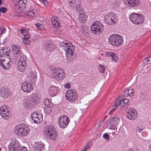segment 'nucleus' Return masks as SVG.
<instances>
[{
  "instance_id": "obj_55",
  "label": "nucleus",
  "mask_w": 151,
  "mask_h": 151,
  "mask_svg": "<svg viewBox=\"0 0 151 151\" xmlns=\"http://www.w3.org/2000/svg\"><path fill=\"white\" fill-rule=\"evenodd\" d=\"M110 129H111L116 130V132H117V128H116L115 127H114L113 125H111L110 126Z\"/></svg>"
},
{
  "instance_id": "obj_6",
  "label": "nucleus",
  "mask_w": 151,
  "mask_h": 151,
  "mask_svg": "<svg viewBox=\"0 0 151 151\" xmlns=\"http://www.w3.org/2000/svg\"><path fill=\"white\" fill-rule=\"evenodd\" d=\"M52 74L54 78L58 81L63 79L65 76L64 71L61 68H55L52 69Z\"/></svg>"
},
{
  "instance_id": "obj_58",
  "label": "nucleus",
  "mask_w": 151,
  "mask_h": 151,
  "mask_svg": "<svg viewBox=\"0 0 151 151\" xmlns=\"http://www.w3.org/2000/svg\"><path fill=\"white\" fill-rule=\"evenodd\" d=\"M19 31H20V33L21 34H22V35H23L24 32L25 31V30L24 29H20L19 30Z\"/></svg>"
},
{
  "instance_id": "obj_44",
  "label": "nucleus",
  "mask_w": 151,
  "mask_h": 151,
  "mask_svg": "<svg viewBox=\"0 0 151 151\" xmlns=\"http://www.w3.org/2000/svg\"><path fill=\"white\" fill-rule=\"evenodd\" d=\"M7 11V9L6 7H2L0 8V12L3 13H5Z\"/></svg>"
},
{
  "instance_id": "obj_19",
  "label": "nucleus",
  "mask_w": 151,
  "mask_h": 151,
  "mask_svg": "<svg viewBox=\"0 0 151 151\" xmlns=\"http://www.w3.org/2000/svg\"><path fill=\"white\" fill-rule=\"evenodd\" d=\"M21 88L24 92H30L33 89L30 83L26 82L22 83Z\"/></svg>"
},
{
  "instance_id": "obj_42",
  "label": "nucleus",
  "mask_w": 151,
  "mask_h": 151,
  "mask_svg": "<svg viewBox=\"0 0 151 151\" xmlns=\"http://www.w3.org/2000/svg\"><path fill=\"white\" fill-rule=\"evenodd\" d=\"M6 109H8L7 106L6 105L2 106L0 108V112L5 111Z\"/></svg>"
},
{
  "instance_id": "obj_51",
  "label": "nucleus",
  "mask_w": 151,
  "mask_h": 151,
  "mask_svg": "<svg viewBox=\"0 0 151 151\" xmlns=\"http://www.w3.org/2000/svg\"><path fill=\"white\" fill-rule=\"evenodd\" d=\"M143 129L142 127L139 128L138 127H137L136 128V132H140L143 130Z\"/></svg>"
},
{
  "instance_id": "obj_12",
  "label": "nucleus",
  "mask_w": 151,
  "mask_h": 151,
  "mask_svg": "<svg viewBox=\"0 0 151 151\" xmlns=\"http://www.w3.org/2000/svg\"><path fill=\"white\" fill-rule=\"evenodd\" d=\"M11 53L9 47H4L0 49V60H3V58H9V54Z\"/></svg>"
},
{
  "instance_id": "obj_47",
  "label": "nucleus",
  "mask_w": 151,
  "mask_h": 151,
  "mask_svg": "<svg viewBox=\"0 0 151 151\" xmlns=\"http://www.w3.org/2000/svg\"><path fill=\"white\" fill-rule=\"evenodd\" d=\"M23 42L26 45H29L30 44L29 40V39H23Z\"/></svg>"
},
{
  "instance_id": "obj_13",
  "label": "nucleus",
  "mask_w": 151,
  "mask_h": 151,
  "mask_svg": "<svg viewBox=\"0 0 151 151\" xmlns=\"http://www.w3.org/2000/svg\"><path fill=\"white\" fill-rule=\"evenodd\" d=\"M26 5L23 1L19 0L14 5V9L16 12L19 13L24 9Z\"/></svg>"
},
{
  "instance_id": "obj_2",
  "label": "nucleus",
  "mask_w": 151,
  "mask_h": 151,
  "mask_svg": "<svg viewBox=\"0 0 151 151\" xmlns=\"http://www.w3.org/2000/svg\"><path fill=\"white\" fill-rule=\"evenodd\" d=\"M29 127L24 124H21L17 125L14 129L15 134L20 136H24L28 134L29 132Z\"/></svg>"
},
{
  "instance_id": "obj_37",
  "label": "nucleus",
  "mask_w": 151,
  "mask_h": 151,
  "mask_svg": "<svg viewBox=\"0 0 151 151\" xmlns=\"http://www.w3.org/2000/svg\"><path fill=\"white\" fill-rule=\"evenodd\" d=\"M129 90L127 89L125 91L123 94L120 96V97H121L122 96L123 98V97H126L129 96Z\"/></svg>"
},
{
  "instance_id": "obj_14",
  "label": "nucleus",
  "mask_w": 151,
  "mask_h": 151,
  "mask_svg": "<svg viewBox=\"0 0 151 151\" xmlns=\"http://www.w3.org/2000/svg\"><path fill=\"white\" fill-rule=\"evenodd\" d=\"M105 22L109 25H113L115 24V20H117V17L112 14L109 13L105 17Z\"/></svg>"
},
{
  "instance_id": "obj_15",
  "label": "nucleus",
  "mask_w": 151,
  "mask_h": 151,
  "mask_svg": "<svg viewBox=\"0 0 151 151\" xmlns=\"http://www.w3.org/2000/svg\"><path fill=\"white\" fill-rule=\"evenodd\" d=\"M3 59V60H0V65L5 69H7L9 68L11 65L10 57L4 58Z\"/></svg>"
},
{
  "instance_id": "obj_3",
  "label": "nucleus",
  "mask_w": 151,
  "mask_h": 151,
  "mask_svg": "<svg viewBox=\"0 0 151 151\" xmlns=\"http://www.w3.org/2000/svg\"><path fill=\"white\" fill-rule=\"evenodd\" d=\"M43 134L47 136L48 139L52 140H55L57 136L56 129L52 127L46 128L43 132Z\"/></svg>"
},
{
  "instance_id": "obj_29",
  "label": "nucleus",
  "mask_w": 151,
  "mask_h": 151,
  "mask_svg": "<svg viewBox=\"0 0 151 151\" xmlns=\"http://www.w3.org/2000/svg\"><path fill=\"white\" fill-rule=\"evenodd\" d=\"M27 64H21L19 63L17 66V68L19 70L20 72H24L27 68Z\"/></svg>"
},
{
  "instance_id": "obj_26",
  "label": "nucleus",
  "mask_w": 151,
  "mask_h": 151,
  "mask_svg": "<svg viewBox=\"0 0 151 151\" xmlns=\"http://www.w3.org/2000/svg\"><path fill=\"white\" fill-rule=\"evenodd\" d=\"M10 144L11 145L14 147L18 149V148L19 146V143L18 141L15 138H13L11 140Z\"/></svg>"
},
{
  "instance_id": "obj_46",
  "label": "nucleus",
  "mask_w": 151,
  "mask_h": 151,
  "mask_svg": "<svg viewBox=\"0 0 151 151\" xmlns=\"http://www.w3.org/2000/svg\"><path fill=\"white\" fill-rule=\"evenodd\" d=\"M103 137L106 140H108L109 139V135L106 133L104 134Z\"/></svg>"
},
{
  "instance_id": "obj_16",
  "label": "nucleus",
  "mask_w": 151,
  "mask_h": 151,
  "mask_svg": "<svg viewBox=\"0 0 151 151\" xmlns=\"http://www.w3.org/2000/svg\"><path fill=\"white\" fill-rule=\"evenodd\" d=\"M12 48V52L15 57H19L23 54L19 46L13 45Z\"/></svg>"
},
{
  "instance_id": "obj_34",
  "label": "nucleus",
  "mask_w": 151,
  "mask_h": 151,
  "mask_svg": "<svg viewBox=\"0 0 151 151\" xmlns=\"http://www.w3.org/2000/svg\"><path fill=\"white\" fill-rule=\"evenodd\" d=\"M119 119L117 116H114L110 120V122H113V124H116L119 122Z\"/></svg>"
},
{
  "instance_id": "obj_64",
  "label": "nucleus",
  "mask_w": 151,
  "mask_h": 151,
  "mask_svg": "<svg viewBox=\"0 0 151 151\" xmlns=\"http://www.w3.org/2000/svg\"><path fill=\"white\" fill-rule=\"evenodd\" d=\"M127 151H134V150H132L131 149H129Z\"/></svg>"
},
{
  "instance_id": "obj_43",
  "label": "nucleus",
  "mask_w": 151,
  "mask_h": 151,
  "mask_svg": "<svg viewBox=\"0 0 151 151\" xmlns=\"http://www.w3.org/2000/svg\"><path fill=\"white\" fill-rule=\"evenodd\" d=\"M145 61H146L147 64L151 63V57L145 58Z\"/></svg>"
},
{
  "instance_id": "obj_10",
  "label": "nucleus",
  "mask_w": 151,
  "mask_h": 151,
  "mask_svg": "<svg viewBox=\"0 0 151 151\" xmlns=\"http://www.w3.org/2000/svg\"><path fill=\"white\" fill-rule=\"evenodd\" d=\"M70 122L69 118L65 115L61 116L59 118V124L62 128L66 127Z\"/></svg>"
},
{
  "instance_id": "obj_17",
  "label": "nucleus",
  "mask_w": 151,
  "mask_h": 151,
  "mask_svg": "<svg viewBox=\"0 0 151 151\" xmlns=\"http://www.w3.org/2000/svg\"><path fill=\"white\" fill-rule=\"evenodd\" d=\"M126 116L128 119L134 120L137 116V111L134 108H131L127 114Z\"/></svg>"
},
{
  "instance_id": "obj_4",
  "label": "nucleus",
  "mask_w": 151,
  "mask_h": 151,
  "mask_svg": "<svg viewBox=\"0 0 151 151\" xmlns=\"http://www.w3.org/2000/svg\"><path fill=\"white\" fill-rule=\"evenodd\" d=\"M109 41L111 45L116 46H119L123 42V40L121 36L116 34L110 36Z\"/></svg>"
},
{
  "instance_id": "obj_56",
  "label": "nucleus",
  "mask_w": 151,
  "mask_h": 151,
  "mask_svg": "<svg viewBox=\"0 0 151 151\" xmlns=\"http://www.w3.org/2000/svg\"><path fill=\"white\" fill-rule=\"evenodd\" d=\"M5 28L4 27L0 28V35H1L4 31Z\"/></svg>"
},
{
  "instance_id": "obj_38",
  "label": "nucleus",
  "mask_w": 151,
  "mask_h": 151,
  "mask_svg": "<svg viewBox=\"0 0 151 151\" xmlns=\"http://www.w3.org/2000/svg\"><path fill=\"white\" fill-rule=\"evenodd\" d=\"M35 15V12L33 10H31L28 12L27 13V15L29 17H34Z\"/></svg>"
},
{
  "instance_id": "obj_21",
  "label": "nucleus",
  "mask_w": 151,
  "mask_h": 151,
  "mask_svg": "<svg viewBox=\"0 0 151 151\" xmlns=\"http://www.w3.org/2000/svg\"><path fill=\"white\" fill-rule=\"evenodd\" d=\"M37 96V95L35 93L30 95L29 99L30 101V104L31 106L35 105L37 103L39 99Z\"/></svg>"
},
{
  "instance_id": "obj_40",
  "label": "nucleus",
  "mask_w": 151,
  "mask_h": 151,
  "mask_svg": "<svg viewBox=\"0 0 151 151\" xmlns=\"http://www.w3.org/2000/svg\"><path fill=\"white\" fill-rule=\"evenodd\" d=\"M51 103V101L48 99H45L44 101V104L46 106H49L52 105Z\"/></svg>"
},
{
  "instance_id": "obj_28",
  "label": "nucleus",
  "mask_w": 151,
  "mask_h": 151,
  "mask_svg": "<svg viewBox=\"0 0 151 151\" xmlns=\"http://www.w3.org/2000/svg\"><path fill=\"white\" fill-rule=\"evenodd\" d=\"M27 58L25 55H22L19 58V60L18 63L21 64H27Z\"/></svg>"
},
{
  "instance_id": "obj_1",
  "label": "nucleus",
  "mask_w": 151,
  "mask_h": 151,
  "mask_svg": "<svg viewBox=\"0 0 151 151\" xmlns=\"http://www.w3.org/2000/svg\"><path fill=\"white\" fill-rule=\"evenodd\" d=\"M75 48V46L72 43L67 40H64L60 43V48L65 51L66 57L68 54L72 55Z\"/></svg>"
},
{
  "instance_id": "obj_23",
  "label": "nucleus",
  "mask_w": 151,
  "mask_h": 151,
  "mask_svg": "<svg viewBox=\"0 0 151 151\" xmlns=\"http://www.w3.org/2000/svg\"><path fill=\"white\" fill-rule=\"evenodd\" d=\"M9 94V91L7 88H1L0 89V96L4 99H6Z\"/></svg>"
},
{
  "instance_id": "obj_62",
  "label": "nucleus",
  "mask_w": 151,
  "mask_h": 151,
  "mask_svg": "<svg viewBox=\"0 0 151 151\" xmlns=\"http://www.w3.org/2000/svg\"><path fill=\"white\" fill-rule=\"evenodd\" d=\"M91 144L90 142H89L88 143V144L87 145H88L89 146V147H90V146L91 145Z\"/></svg>"
},
{
  "instance_id": "obj_36",
  "label": "nucleus",
  "mask_w": 151,
  "mask_h": 151,
  "mask_svg": "<svg viewBox=\"0 0 151 151\" xmlns=\"http://www.w3.org/2000/svg\"><path fill=\"white\" fill-rule=\"evenodd\" d=\"M49 90L51 92V93H55H55L57 92V88L54 86H52L50 88Z\"/></svg>"
},
{
  "instance_id": "obj_39",
  "label": "nucleus",
  "mask_w": 151,
  "mask_h": 151,
  "mask_svg": "<svg viewBox=\"0 0 151 151\" xmlns=\"http://www.w3.org/2000/svg\"><path fill=\"white\" fill-rule=\"evenodd\" d=\"M8 148L9 151H15V150L17 151L18 150V149L14 147L10 144V145L8 146Z\"/></svg>"
},
{
  "instance_id": "obj_27",
  "label": "nucleus",
  "mask_w": 151,
  "mask_h": 151,
  "mask_svg": "<svg viewBox=\"0 0 151 151\" xmlns=\"http://www.w3.org/2000/svg\"><path fill=\"white\" fill-rule=\"evenodd\" d=\"M28 75V80L30 81H35L37 78L36 74L32 71L29 73Z\"/></svg>"
},
{
  "instance_id": "obj_60",
  "label": "nucleus",
  "mask_w": 151,
  "mask_h": 151,
  "mask_svg": "<svg viewBox=\"0 0 151 151\" xmlns=\"http://www.w3.org/2000/svg\"><path fill=\"white\" fill-rule=\"evenodd\" d=\"M89 148V146L88 145H86L84 148L85 150H87Z\"/></svg>"
},
{
  "instance_id": "obj_52",
  "label": "nucleus",
  "mask_w": 151,
  "mask_h": 151,
  "mask_svg": "<svg viewBox=\"0 0 151 151\" xmlns=\"http://www.w3.org/2000/svg\"><path fill=\"white\" fill-rule=\"evenodd\" d=\"M18 150V151H27V148L25 147H22Z\"/></svg>"
},
{
  "instance_id": "obj_41",
  "label": "nucleus",
  "mask_w": 151,
  "mask_h": 151,
  "mask_svg": "<svg viewBox=\"0 0 151 151\" xmlns=\"http://www.w3.org/2000/svg\"><path fill=\"white\" fill-rule=\"evenodd\" d=\"M111 58L112 60L113 61H114V62H116L118 60V58L117 57V56L114 53L113 54V55L112 56Z\"/></svg>"
},
{
  "instance_id": "obj_20",
  "label": "nucleus",
  "mask_w": 151,
  "mask_h": 151,
  "mask_svg": "<svg viewBox=\"0 0 151 151\" xmlns=\"http://www.w3.org/2000/svg\"><path fill=\"white\" fill-rule=\"evenodd\" d=\"M44 45L45 50L49 52L53 51L56 47L54 44L50 41L47 42L45 43Z\"/></svg>"
},
{
  "instance_id": "obj_5",
  "label": "nucleus",
  "mask_w": 151,
  "mask_h": 151,
  "mask_svg": "<svg viewBox=\"0 0 151 151\" xmlns=\"http://www.w3.org/2000/svg\"><path fill=\"white\" fill-rule=\"evenodd\" d=\"M104 26L101 22L99 21L94 22L91 27V32L94 34H100L103 30Z\"/></svg>"
},
{
  "instance_id": "obj_54",
  "label": "nucleus",
  "mask_w": 151,
  "mask_h": 151,
  "mask_svg": "<svg viewBox=\"0 0 151 151\" xmlns=\"http://www.w3.org/2000/svg\"><path fill=\"white\" fill-rule=\"evenodd\" d=\"M30 37V36L29 34H25L24 36L23 39H29Z\"/></svg>"
},
{
  "instance_id": "obj_25",
  "label": "nucleus",
  "mask_w": 151,
  "mask_h": 151,
  "mask_svg": "<svg viewBox=\"0 0 151 151\" xmlns=\"http://www.w3.org/2000/svg\"><path fill=\"white\" fill-rule=\"evenodd\" d=\"M0 114L2 117L5 119H8L11 116V115L8 109L2 112H0Z\"/></svg>"
},
{
  "instance_id": "obj_35",
  "label": "nucleus",
  "mask_w": 151,
  "mask_h": 151,
  "mask_svg": "<svg viewBox=\"0 0 151 151\" xmlns=\"http://www.w3.org/2000/svg\"><path fill=\"white\" fill-rule=\"evenodd\" d=\"M98 69L99 71L101 73H104L105 70V66L101 64H100L99 65Z\"/></svg>"
},
{
  "instance_id": "obj_49",
  "label": "nucleus",
  "mask_w": 151,
  "mask_h": 151,
  "mask_svg": "<svg viewBox=\"0 0 151 151\" xmlns=\"http://www.w3.org/2000/svg\"><path fill=\"white\" fill-rule=\"evenodd\" d=\"M42 2L45 6H47L48 5V2L47 0H42Z\"/></svg>"
},
{
  "instance_id": "obj_30",
  "label": "nucleus",
  "mask_w": 151,
  "mask_h": 151,
  "mask_svg": "<svg viewBox=\"0 0 151 151\" xmlns=\"http://www.w3.org/2000/svg\"><path fill=\"white\" fill-rule=\"evenodd\" d=\"M51 23L53 26L55 28L59 27L60 25L57 20L54 18L51 19Z\"/></svg>"
},
{
  "instance_id": "obj_18",
  "label": "nucleus",
  "mask_w": 151,
  "mask_h": 151,
  "mask_svg": "<svg viewBox=\"0 0 151 151\" xmlns=\"http://www.w3.org/2000/svg\"><path fill=\"white\" fill-rule=\"evenodd\" d=\"M127 6L136 7L138 6L140 2L139 0H124Z\"/></svg>"
},
{
  "instance_id": "obj_63",
  "label": "nucleus",
  "mask_w": 151,
  "mask_h": 151,
  "mask_svg": "<svg viewBox=\"0 0 151 151\" xmlns=\"http://www.w3.org/2000/svg\"><path fill=\"white\" fill-rule=\"evenodd\" d=\"M115 134V131L111 132V134Z\"/></svg>"
},
{
  "instance_id": "obj_9",
  "label": "nucleus",
  "mask_w": 151,
  "mask_h": 151,
  "mask_svg": "<svg viewBox=\"0 0 151 151\" xmlns=\"http://www.w3.org/2000/svg\"><path fill=\"white\" fill-rule=\"evenodd\" d=\"M129 19L132 22L136 24H141L144 21L141 15L136 13L131 14L129 16Z\"/></svg>"
},
{
  "instance_id": "obj_8",
  "label": "nucleus",
  "mask_w": 151,
  "mask_h": 151,
  "mask_svg": "<svg viewBox=\"0 0 151 151\" xmlns=\"http://www.w3.org/2000/svg\"><path fill=\"white\" fill-rule=\"evenodd\" d=\"M65 96L66 99L70 102L75 101L78 98L77 92L73 89L67 90L65 93Z\"/></svg>"
},
{
  "instance_id": "obj_31",
  "label": "nucleus",
  "mask_w": 151,
  "mask_h": 151,
  "mask_svg": "<svg viewBox=\"0 0 151 151\" xmlns=\"http://www.w3.org/2000/svg\"><path fill=\"white\" fill-rule=\"evenodd\" d=\"M42 120V115L41 114L38 115L35 118H34L33 120L35 122L39 123Z\"/></svg>"
},
{
  "instance_id": "obj_59",
  "label": "nucleus",
  "mask_w": 151,
  "mask_h": 151,
  "mask_svg": "<svg viewBox=\"0 0 151 151\" xmlns=\"http://www.w3.org/2000/svg\"><path fill=\"white\" fill-rule=\"evenodd\" d=\"M65 88H69L70 87V86L68 84H66L65 85Z\"/></svg>"
},
{
  "instance_id": "obj_7",
  "label": "nucleus",
  "mask_w": 151,
  "mask_h": 151,
  "mask_svg": "<svg viewBox=\"0 0 151 151\" xmlns=\"http://www.w3.org/2000/svg\"><path fill=\"white\" fill-rule=\"evenodd\" d=\"M128 102L129 100L128 99L125 98L122 100V99L119 98L118 99H117L115 102L114 105L112 107V109L109 111V114H111L117 109L119 105H120L123 108L124 107Z\"/></svg>"
},
{
  "instance_id": "obj_24",
  "label": "nucleus",
  "mask_w": 151,
  "mask_h": 151,
  "mask_svg": "<svg viewBox=\"0 0 151 151\" xmlns=\"http://www.w3.org/2000/svg\"><path fill=\"white\" fill-rule=\"evenodd\" d=\"M34 145V149L35 151H41L44 148L43 144L41 142H35Z\"/></svg>"
},
{
  "instance_id": "obj_22",
  "label": "nucleus",
  "mask_w": 151,
  "mask_h": 151,
  "mask_svg": "<svg viewBox=\"0 0 151 151\" xmlns=\"http://www.w3.org/2000/svg\"><path fill=\"white\" fill-rule=\"evenodd\" d=\"M82 12L80 11L79 12L78 20L80 23H85L86 20V16H85V14L83 12V9L81 8Z\"/></svg>"
},
{
  "instance_id": "obj_45",
  "label": "nucleus",
  "mask_w": 151,
  "mask_h": 151,
  "mask_svg": "<svg viewBox=\"0 0 151 151\" xmlns=\"http://www.w3.org/2000/svg\"><path fill=\"white\" fill-rule=\"evenodd\" d=\"M39 114H38L36 112L33 113L31 115V117L32 120H34V118H35Z\"/></svg>"
},
{
  "instance_id": "obj_32",
  "label": "nucleus",
  "mask_w": 151,
  "mask_h": 151,
  "mask_svg": "<svg viewBox=\"0 0 151 151\" xmlns=\"http://www.w3.org/2000/svg\"><path fill=\"white\" fill-rule=\"evenodd\" d=\"M29 100V99L27 98L25 99L24 100L23 105L26 108H29V107H30L31 106V104H30V101Z\"/></svg>"
},
{
  "instance_id": "obj_53",
  "label": "nucleus",
  "mask_w": 151,
  "mask_h": 151,
  "mask_svg": "<svg viewBox=\"0 0 151 151\" xmlns=\"http://www.w3.org/2000/svg\"><path fill=\"white\" fill-rule=\"evenodd\" d=\"M129 92V96H133L134 94L133 90L132 89H128Z\"/></svg>"
},
{
  "instance_id": "obj_61",
  "label": "nucleus",
  "mask_w": 151,
  "mask_h": 151,
  "mask_svg": "<svg viewBox=\"0 0 151 151\" xmlns=\"http://www.w3.org/2000/svg\"><path fill=\"white\" fill-rule=\"evenodd\" d=\"M149 150L150 151H151V144L149 146Z\"/></svg>"
},
{
  "instance_id": "obj_48",
  "label": "nucleus",
  "mask_w": 151,
  "mask_h": 151,
  "mask_svg": "<svg viewBox=\"0 0 151 151\" xmlns=\"http://www.w3.org/2000/svg\"><path fill=\"white\" fill-rule=\"evenodd\" d=\"M114 53L113 52H107L106 55V56H107V57H111V58L112 56L113 55V54H114Z\"/></svg>"
},
{
  "instance_id": "obj_11",
  "label": "nucleus",
  "mask_w": 151,
  "mask_h": 151,
  "mask_svg": "<svg viewBox=\"0 0 151 151\" xmlns=\"http://www.w3.org/2000/svg\"><path fill=\"white\" fill-rule=\"evenodd\" d=\"M69 3L71 4L70 6L73 9L76 10L77 12H82V9L80 7V0H69Z\"/></svg>"
},
{
  "instance_id": "obj_57",
  "label": "nucleus",
  "mask_w": 151,
  "mask_h": 151,
  "mask_svg": "<svg viewBox=\"0 0 151 151\" xmlns=\"http://www.w3.org/2000/svg\"><path fill=\"white\" fill-rule=\"evenodd\" d=\"M109 76V73H106V75L105 76V79H107L108 78Z\"/></svg>"
},
{
  "instance_id": "obj_50",
  "label": "nucleus",
  "mask_w": 151,
  "mask_h": 151,
  "mask_svg": "<svg viewBox=\"0 0 151 151\" xmlns=\"http://www.w3.org/2000/svg\"><path fill=\"white\" fill-rule=\"evenodd\" d=\"M35 26L37 27L38 29H39L41 28L42 27V25L40 23H36L35 24Z\"/></svg>"
},
{
  "instance_id": "obj_33",
  "label": "nucleus",
  "mask_w": 151,
  "mask_h": 151,
  "mask_svg": "<svg viewBox=\"0 0 151 151\" xmlns=\"http://www.w3.org/2000/svg\"><path fill=\"white\" fill-rule=\"evenodd\" d=\"M52 110V105H50L49 106H46L44 108V110L46 113H50Z\"/></svg>"
}]
</instances>
